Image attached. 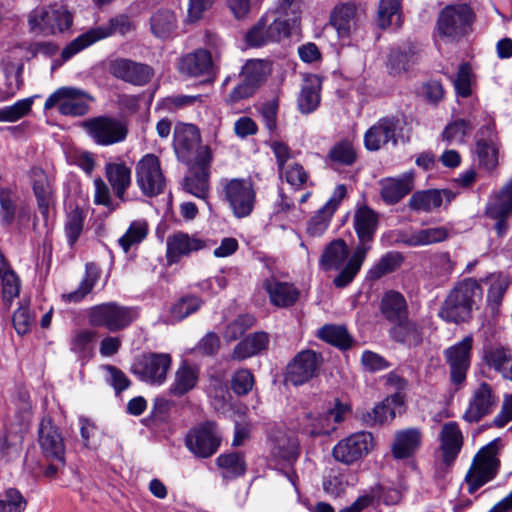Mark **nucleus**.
Here are the masks:
<instances>
[{
    "label": "nucleus",
    "instance_id": "1",
    "mask_svg": "<svg viewBox=\"0 0 512 512\" xmlns=\"http://www.w3.org/2000/svg\"><path fill=\"white\" fill-rule=\"evenodd\" d=\"M300 24L298 12L293 10V16L285 9L277 14L266 13L246 33V42L252 47H261L269 43H279L289 38Z\"/></svg>",
    "mask_w": 512,
    "mask_h": 512
},
{
    "label": "nucleus",
    "instance_id": "2",
    "mask_svg": "<svg viewBox=\"0 0 512 512\" xmlns=\"http://www.w3.org/2000/svg\"><path fill=\"white\" fill-rule=\"evenodd\" d=\"M482 288L473 278L457 282L444 300L439 316L449 323L467 322L472 316L473 307L482 298Z\"/></svg>",
    "mask_w": 512,
    "mask_h": 512
},
{
    "label": "nucleus",
    "instance_id": "3",
    "mask_svg": "<svg viewBox=\"0 0 512 512\" xmlns=\"http://www.w3.org/2000/svg\"><path fill=\"white\" fill-rule=\"evenodd\" d=\"M219 196L236 219L249 217L257 203V191L248 178H222Z\"/></svg>",
    "mask_w": 512,
    "mask_h": 512
},
{
    "label": "nucleus",
    "instance_id": "4",
    "mask_svg": "<svg viewBox=\"0 0 512 512\" xmlns=\"http://www.w3.org/2000/svg\"><path fill=\"white\" fill-rule=\"evenodd\" d=\"M475 13L466 3L445 6L436 23L437 35L446 42L456 43L472 32Z\"/></svg>",
    "mask_w": 512,
    "mask_h": 512
},
{
    "label": "nucleus",
    "instance_id": "5",
    "mask_svg": "<svg viewBox=\"0 0 512 512\" xmlns=\"http://www.w3.org/2000/svg\"><path fill=\"white\" fill-rule=\"evenodd\" d=\"M350 412L351 406L348 402L335 398L326 412L303 411L298 417V428L309 436L329 435L336 430L337 424L343 422Z\"/></svg>",
    "mask_w": 512,
    "mask_h": 512
},
{
    "label": "nucleus",
    "instance_id": "6",
    "mask_svg": "<svg viewBox=\"0 0 512 512\" xmlns=\"http://www.w3.org/2000/svg\"><path fill=\"white\" fill-rule=\"evenodd\" d=\"M131 29L132 25L130 20L128 17L123 15L110 19L109 23L106 25L91 28L73 39L63 48L61 52V60H56L52 68L54 69L55 67L60 66L63 62L68 61L79 52L102 39L116 33L126 35L131 31Z\"/></svg>",
    "mask_w": 512,
    "mask_h": 512
},
{
    "label": "nucleus",
    "instance_id": "7",
    "mask_svg": "<svg viewBox=\"0 0 512 512\" xmlns=\"http://www.w3.org/2000/svg\"><path fill=\"white\" fill-rule=\"evenodd\" d=\"M28 24L31 32L55 35L70 29L73 14L62 2H55L34 8L28 14Z\"/></svg>",
    "mask_w": 512,
    "mask_h": 512
},
{
    "label": "nucleus",
    "instance_id": "8",
    "mask_svg": "<svg viewBox=\"0 0 512 512\" xmlns=\"http://www.w3.org/2000/svg\"><path fill=\"white\" fill-rule=\"evenodd\" d=\"M353 253L350 255L349 247L342 239H336L329 243L324 249L320 266L325 271H337V276L333 279V284L337 288L348 286L358 274L364 261H361L355 271L351 268Z\"/></svg>",
    "mask_w": 512,
    "mask_h": 512
},
{
    "label": "nucleus",
    "instance_id": "9",
    "mask_svg": "<svg viewBox=\"0 0 512 512\" xmlns=\"http://www.w3.org/2000/svg\"><path fill=\"white\" fill-rule=\"evenodd\" d=\"M498 450V440L495 439L482 447L474 456L465 476L469 494L475 493L496 477L500 467V461L497 458Z\"/></svg>",
    "mask_w": 512,
    "mask_h": 512
},
{
    "label": "nucleus",
    "instance_id": "10",
    "mask_svg": "<svg viewBox=\"0 0 512 512\" xmlns=\"http://www.w3.org/2000/svg\"><path fill=\"white\" fill-rule=\"evenodd\" d=\"M138 317L133 307L117 302H106L91 307L88 322L93 327H104L110 332H118L130 326Z\"/></svg>",
    "mask_w": 512,
    "mask_h": 512
},
{
    "label": "nucleus",
    "instance_id": "11",
    "mask_svg": "<svg viewBox=\"0 0 512 512\" xmlns=\"http://www.w3.org/2000/svg\"><path fill=\"white\" fill-rule=\"evenodd\" d=\"M378 215L368 206L359 207L353 217V226L358 243L353 251L351 268L355 271L361 261H364L372 249L375 234L378 229Z\"/></svg>",
    "mask_w": 512,
    "mask_h": 512
},
{
    "label": "nucleus",
    "instance_id": "12",
    "mask_svg": "<svg viewBox=\"0 0 512 512\" xmlns=\"http://www.w3.org/2000/svg\"><path fill=\"white\" fill-rule=\"evenodd\" d=\"M375 444V438L371 432H354L335 444L332 449V456L335 461L351 466L369 455Z\"/></svg>",
    "mask_w": 512,
    "mask_h": 512
},
{
    "label": "nucleus",
    "instance_id": "13",
    "mask_svg": "<svg viewBox=\"0 0 512 512\" xmlns=\"http://www.w3.org/2000/svg\"><path fill=\"white\" fill-rule=\"evenodd\" d=\"M95 98L86 91L75 87H60L45 101L44 109L50 110L58 106V111L64 116L79 117L89 112V103Z\"/></svg>",
    "mask_w": 512,
    "mask_h": 512
},
{
    "label": "nucleus",
    "instance_id": "14",
    "mask_svg": "<svg viewBox=\"0 0 512 512\" xmlns=\"http://www.w3.org/2000/svg\"><path fill=\"white\" fill-rule=\"evenodd\" d=\"M172 364L168 353L147 352L135 358L131 372L139 380L150 385H162Z\"/></svg>",
    "mask_w": 512,
    "mask_h": 512
},
{
    "label": "nucleus",
    "instance_id": "15",
    "mask_svg": "<svg viewBox=\"0 0 512 512\" xmlns=\"http://www.w3.org/2000/svg\"><path fill=\"white\" fill-rule=\"evenodd\" d=\"M89 137L100 146H110L123 142L128 135V127L122 120L112 116H97L83 123Z\"/></svg>",
    "mask_w": 512,
    "mask_h": 512
},
{
    "label": "nucleus",
    "instance_id": "16",
    "mask_svg": "<svg viewBox=\"0 0 512 512\" xmlns=\"http://www.w3.org/2000/svg\"><path fill=\"white\" fill-rule=\"evenodd\" d=\"M221 441L217 424L214 421H205L189 430L185 445L195 457L205 459L218 451Z\"/></svg>",
    "mask_w": 512,
    "mask_h": 512
},
{
    "label": "nucleus",
    "instance_id": "17",
    "mask_svg": "<svg viewBox=\"0 0 512 512\" xmlns=\"http://www.w3.org/2000/svg\"><path fill=\"white\" fill-rule=\"evenodd\" d=\"M135 175L136 183L143 195L154 197L164 192L166 179L156 155H144L136 164Z\"/></svg>",
    "mask_w": 512,
    "mask_h": 512
},
{
    "label": "nucleus",
    "instance_id": "18",
    "mask_svg": "<svg viewBox=\"0 0 512 512\" xmlns=\"http://www.w3.org/2000/svg\"><path fill=\"white\" fill-rule=\"evenodd\" d=\"M321 363V354L311 349L302 350L287 364L285 381L294 386L303 385L317 375Z\"/></svg>",
    "mask_w": 512,
    "mask_h": 512
},
{
    "label": "nucleus",
    "instance_id": "19",
    "mask_svg": "<svg viewBox=\"0 0 512 512\" xmlns=\"http://www.w3.org/2000/svg\"><path fill=\"white\" fill-rule=\"evenodd\" d=\"M473 336L467 335L461 341L444 350V358L450 369V379L454 385H462L471 364Z\"/></svg>",
    "mask_w": 512,
    "mask_h": 512
},
{
    "label": "nucleus",
    "instance_id": "20",
    "mask_svg": "<svg viewBox=\"0 0 512 512\" xmlns=\"http://www.w3.org/2000/svg\"><path fill=\"white\" fill-rule=\"evenodd\" d=\"M398 116H385L373 124L364 134V146L368 151H378L384 145L398 144V134L402 130Z\"/></svg>",
    "mask_w": 512,
    "mask_h": 512
},
{
    "label": "nucleus",
    "instance_id": "21",
    "mask_svg": "<svg viewBox=\"0 0 512 512\" xmlns=\"http://www.w3.org/2000/svg\"><path fill=\"white\" fill-rule=\"evenodd\" d=\"M485 215L496 221L494 229L499 237L506 235L507 219L512 215V180L490 196Z\"/></svg>",
    "mask_w": 512,
    "mask_h": 512
},
{
    "label": "nucleus",
    "instance_id": "22",
    "mask_svg": "<svg viewBox=\"0 0 512 512\" xmlns=\"http://www.w3.org/2000/svg\"><path fill=\"white\" fill-rule=\"evenodd\" d=\"M108 70L115 78L134 86L146 85L154 75L149 65L126 58L110 61Z\"/></svg>",
    "mask_w": 512,
    "mask_h": 512
},
{
    "label": "nucleus",
    "instance_id": "23",
    "mask_svg": "<svg viewBox=\"0 0 512 512\" xmlns=\"http://www.w3.org/2000/svg\"><path fill=\"white\" fill-rule=\"evenodd\" d=\"M475 153L480 167L487 171H492L497 167L499 142L494 124H487L477 132Z\"/></svg>",
    "mask_w": 512,
    "mask_h": 512
},
{
    "label": "nucleus",
    "instance_id": "24",
    "mask_svg": "<svg viewBox=\"0 0 512 512\" xmlns=\"http://www.w3.org/2000/svg\"><path fill=\"white\" fill-rule=\"evenodd\" d=\"M38 443L47 460L63 463L65 457L64 439L50 418H43L38 428Z\"/></svg>",
    "mask_w": 512,
    "mask_h": 512
},
{
    "label": "nucleus",
    "instance_id": "25",
    "mask_svg": "<svg viewBox=\"0 0 512 512\" xmlns=\"http://www.w3.org/2000/svg\"><path fill=\"white\" fill-rule=\"evenodd\" d=\"M200 142V132L195 125L180 123L175 126L173 147L180 161L191 162L200 147Z\"/></svg>",
    "mask_w": 512,
    "mask_h": 512
},
{
    "label": "nucleus",
    "instance_id": "26",
    "mask_svg": "<svg viewBox=\"0 0 512 512\" xmlns=\"http://www.w3.org/2000/svg\"><path fill=\"white\" fill-rule=\"evenodd\" d=\"M497 398L492 387L482 382L473 392L468 408L463 414V419L468 423H477L485 416L492 413L496 406Z\"/></svg>",
    "mask_w": 512,
    "mask_h": 512
},
{
    "label": "nucleus",
    "instance_id": "27",
    "mask_svg": "<svg viewBox=\"0 0 512 512\" xmlns=\"http://www.w3.org/2000/svg\"><path fill=\"white\" fill-rule=\"evenodd\" d=\"M166 258L169 264L178 263L183 257H188L207 246V242L195 235L176 232L167 237Z\"/></svg>",
    "mask_w": 512,
    "mask_h": 512
},
{
    "label": "nucleus",
    "instance_id": "28",
    "mask_svg": "<svg viewBox=\"0 0 512 512\" xmlns=\"http://www.w3.org/2000/svg\"><path fill=\"white\" fill-rule=\"evenodd\" d=\"M380 196L388 205H394L407 196L415 186V172L406 171L397 177H387L380 181Z\"/></svg>",
    "mask_w": 512,
    "mask_h": 512
},
{
    "label": "nucleus",
    "instance_id": "29",
    "mask_svg": "<svg viewBox=\"0 0 512 512\" xmlns=\"http://www.w3.org/2000/svg\"><path fill=\"white\" fill-rule=\"evenodd\" d=\"M439 441L443 463L446 466L453 465L464 444V436L458 423L450 421L443 424L439 434Z\"/></svg>",
    "mask_w": 512,
    "mask_h": 512
},
{
    "label": "nucleus",
    "instance_id": "30",
    "mask_svg": "<svg viewBox=\"0 0 512 512\" xmlns=\"http://www.w3.org/2000/svg\"><path fill=\"white\" fill-rule=\"evenodd\" d=\"M454 194L448 189H427L414 192L409 201L408 207L416 213H431L442 206L443 201L450 203Z\"/></svg>",
    "mask_w": 512,
    "mask_h": 512
},
{
    "label": "nucleus",
    "instance_id": "31",
    "mask_svg": "<svg viewBox=\"0 0 512 512\" xmlns=\"http://www.w3.org/2000/svg\"><path fill=\"white\" fill-rule=\"evenodd\" d=\"M262 287L268 294L270 303L278 308L293 306L300 296V291L293 283L280 281L274 276L265 279Z\"/></svg>",
    "mask_w": 512,
    "mask_h": 512
},
{
    "label": "nucleus",
    "instance_id": "32",
    "mask_svg": "<svg viewBox=\"0 0 512 512\" xmlns=\"http://www.w3.org/2000/svg\"><path fill=\"white\" fill-rule=\"evenodd\" d=\"M418 46L410 41L390 50L387 60L389 74L400 75L410 70L418 60Z\"/></svg>",
    "mask_w": 512,
    "mask_h": 512
},
{
    "label": "nucleus",
    "instance_id": "33",
    "mask_svg": "<svg viewBox=\"0 0 512 512\" xmlns=\"http://www.w3.org/2000/svg\"><path fill=\"white\" fill-rule=\"evenodd\" d=\"M269 343L270 337L267 332L258 331L249 334L236 344L229 357L233 361H244L266 351Z\"/></svg>",
    "mask_w": 512,
    "mask_h": 512
},
{
    "label": "nucleus",
    "instance_id": "34",
    "mask_svg": "<svg viewBox=\"0 0 512 512\" xmlns=\"http://www.w3.org/2000/svg\"><path fill=\"white\" fill-rule=\"evenodd\" d=\"M390 338L407 347H417L423 341V328L408 316L393 323L389 330Z\"/></svg>",
    "mask_w": 512,
    "mask_h": 512
},
{
    "label": "nucleus",
    "instance_id": "35",
    "mask_svg": "<svg viewBox=\"0 0 512 512\" xmlns=\"http://www.w3.org/2000/svg\"><path fill=\"white\" fill-rule=\"evenodd\" d=\"M200 375L199 368L184 360L175 371L169 393L174 397H182L195 388Z\"/></svg>",
    "mask_w": 512,
    "mask_h": 512
},
{
    "label": "nucleus",
    "instance_id": "36",
    "mask_svg": "<svg viewBox=\"0 0 512 512\" xmlns=\"http://www.w3.org/2000/svg\"><path fill=\"white\" fill-rule=\"evenodd\" d=\"M32 189L37 199L40 213L47 217L53 200V190L46 172L40 167H32L29 172Z\"/></svg>",
    "mask_w": 512,
    "mask_h": 512
},
{
    "label": "nucleus",
    "instance_id": "37",
    "mask_svg": "<svg viewBox=\"0 0 512 512\" xmlns=\"http://www.w3.org/2000/svg\"><path fill=\"white\" fill-rule=\"evenodd\" d=\"M422 442L419 428H407L396 432L392 454L396 459H406L415 454Z\"/></svg>",
    "mask_w": 512,
    "mask_h": 512
},
{
    "label": "nucleus",
    "instance_id": "38",
    "mask_svg": "<svg viewBox=\"0 0 512 512\" xmlns=\"http://www.w3.org/2000/svg\"><path fill=\"white\" fill-rule=\"evenodd\" d=\"M105 176L116 197L125 200V194L131 186V168L125 162H109L105 165Z\"/></svg>",
    "mask_w": 512,
    "mask_h": 512
},
{
    "label": "nucleus",
    "instance_id": "39",
    "mask_svg": "<svg viewBox=\"0 0 512 512\" xmlns=\"http://www.w3.org/2000/svg\"><path fill=\"white\" fill-rule=\"evenodd\" d=\"M321 82L317 76L304 79L297 99V106L302 114L314 112L320 104Z\"/></svg>",
    "mask_w": 512,
    "mask_h": 512
},
{
    "label": "nucleus",
    "instance_id": "40",
    "mask_svg": "<svg viewBox=\"0 0 512 512\" xmlns=\"http://www.w3.org/2000/svg\"><path fill=\"white\" fill-rule=\"evenodd\" d=\"M380 312L387 321L395 323L408 316L407 301L400 292L390 290L382 296Z\"/></svg>",
    "mask_w": 512,
    "mask_h": 512
},
{
    "label": "nucleus",
    "instance_id": "41",
    "mask_svg": "<svg viewBox=\"0 0 512 512\" xmlns=\"http://www.w3.org/2000/svg\"><path fill=\"white\" fill-rule=\"evenodd\" d=\"M449 232L445 227L420 229L402 235V242L410 247L425 246L445 241Z\"/></svg>",
    "mask_w": 512,
    "mask_h": 512
},
{
    "label": "nucleus",
    "instance_id": "42",
    "mask_svg": "<svg viewBox=\"0 0 512 512\" xmlns=\"http://www.w3.org/2000/svg\"><path fill=\"white\" fill-rule=\"evenodd\" d=\"M212 69L210 53L204 49H198L184 56L180 62V70L190 76L208 74Z\"/></svg>",
    "mask_w": 512,
    "mask_h": 512
},
{
    "label": "nucleus",
    "instance_id": "43",
    "mask_svg": "<svg viewBox=\"0 0 512 512\" xmlns=\"http://www.w3.org/2000/svg\"><path fill=\"white\" fill-rule=\"evenodd\" d=\"M152 34L159 39H168L177 29V17L172 10L159 9L150 18Z\"/></svg>",
    "mask_w": 512,
    "mask_h": 512
},
{
    "label": "nucleus",
    "instance_id": "44",
    "mask_svg": "<svg viewBox=\"0 0 512 512\" xmlns=\"http://www.w3.org/2000/svg\"><path fill=\"white\" fill-rule=\"evenodd\" d=\"M96 331L80 329L75 331L70 339V350L82 360H89L93 356Z\"/></svg>",
    "mask_w": 512,
    "mask_h": 512
},
{
    "label": "nucleus",
    "instance_id": "45",
    "mask_svg": "<svg viewBox=\"0 0 512 512\" xmlns=\"http://www.w3.org/2000/svg\"><path fill=\"white\" fill-rule=\"evenodd\" d=\"M400 9L399 0H380L377 11V25L381 29L399 28L402 22Z\"/></svg>",
    "mask_w": 512,
    "mask_h": 512
},
{
    "label": "nucleus",
    "instance_id": "46",
    "mask_svg": "<svg viewBox=\"0 0 512 512\" xmlns=\"http://www.w3.org/2000/svg\"><path fill=\"white\" fill-rule=\"evenodd\" d=\"M100 278V270L94 263H87L85 266V274L80 282L78 288L63 297L68 302H80L86 295H88Z\"/></svg>",
    "mask_w": 512,
    "mask_h": 512
},
{
    "label": "nucleus",
    "instance_id": "47",
    "mask_svg": "<svg viewBox=\"0 0 512 512\" xmlns=\"http://www.w3.org/2000/svg\"><path fill=\"white\" fill-rule=\"evenodd\" d=\"M356 7L353 4H343L336 7L331 16V24L340 37L349 36L355 26Z\"/></svg>",
    "mask_w": 512,
    "mask_h": 512
},
{
    "label": "nucleus",
    "instance_id": "48",
    "mask_svg": "<svg viewBox=\"0 0 512 512\" xmlns=\"http://www.w3.org/2000/svg\"><path fill=\"white\" fill-rule=\"evenodd\" d=\"M317 336L341 350L349 349L352 344V337L341 325H324L319 329Z\"/></svg>",
    "mask_w": 512,
    "mask_h": 512
},
{
    "label": "nucleus",
    "instance_id": "49",
    "mask_svg": "<svg viewBox=\"0 0 512 512\" xmlns=\"http://www.w3.org/2000/svg\"><path fill=\"white\" fill-rule=\"evenodd\" d=\"M454 267L455 263L447 252L437 253L431 257L429 274L437 284H443L449 280Z\"/></svg>",
    "mask_w": 512,
    "mask_h": 512
},
{
    "label": "nucleus",
    "instance_id": "50",
    "mask_svg": "<svg viewBox=\"0 0 512 512\" xmlns=\"http://www.w3.org/2000/svg\"><path fill=\"white\" fill-rule=\"evenodd\" d=\"M209 176L207 169L193 172L190 176L185 177L184 190L199 199L206 200L210 190Z\"/></svg>",
    "mask_w": 512,
    "mask_h": 512
},
{
    "label": "nucleus",
    "instance_id": "51",
    "mask_svg": "<svg viewBox=\"0 0 512 512\" xmlns=\"http://www.w3.org/2000/svg\"><path fill=\"white\" fill-rule=\"evenodd\" d=\"M85 215L81 208L75 207L66 215L64 231L67 237V242L70 247H73L78 241L84 227Z\"/></svg>",
    "mask_w": 512,
    "mask_h": 512
},
{
    "label": "nucleus",
    "instance_id": "52",
    "mask_svg": "<svg viewBox=\"0 0 512 512\" xmlns=\"http://www.w3.org/2000/svg\"><path fill=\"white\" fill-rule=\"evenodd\" d=\"M256 323V318L252 314H241L229 322L223 332V338L226 342H233L242 337L245 332L251 329Z\"/></svg>",
    "mask_w": 512,
    "mask_h": 512
},
{
    "label": "nucleus",
    "instance_id": "53",
    "mask_svg": "<svg viewBox=\"0 0 512 512\" xmlns=\"http://www.w3.org/2000/svg\"><path fill=\"white\" fill-rule=\"evenodd\" d=\"M202 305V300L196 296L180 298L170 309V321L179 322L195 313Z\"/></svg>",
    "mask_w": 512,
    "mask_h": 512
},
{
    "label": "nucleus",
    "instance_id": "54",
    "mask_svg": "<svg viewBox=\"0 0 512 512\" xmlns=\"http://www.w3.org/2000/svg\"><path fill=\"white\" fill-rule=\"evenodd\" d=\"M242 77L257 89L266 79L268 66L262 60H249L242 68Z\"/></svg>",
    "mask_w": 512,
    "mask_h": 512
},
{
    "label": "nucleus",
    "instance_id": "55",
    "mask_svg": "<svg viewBox=\"0 0 512 512\" xmlns=\"http://www.w3.org/2000/svg\"><path fill=\"white\" fill-rule=\"evenodd\" d=\"M328 157L334 163L350 166L356 161L357 153L350 141L342 140L332 146Z\"/></svg>",
    "mask_w": 512,
    "mask_h": 512
},
{
    "label": "nucleus",
    "instance_id": "56",
    "mask_svg": "<svg viewBox=\"0 0 512 512\" xmlns=\"http://www.w3.org/2000/svg\"><path fill=\"white\" fill-rule=\"evenodd\" d=\"M474 129V125L465 119H458L448 124L442 135L443 138L450 143L463 144L467 136L471 134Z\"/></svg>",
    "mask_w": 512,
    "mask_h": 512
},
{
    "label": "nucleus",
    "instance_id": "57",
    "mask_svg": "<svg viewBox=\"0 0 512 512\" xmlns=\"http://www.w3.org/2000/svg\"><path fill=\"white\" fill-rule=\"evenodd\" d=\"M216 463L221 469L225 470V476L229 477L241 476L246 470L243 456L236 452L219 455Z\"/></svg>",
    "mask_w": 512,
    "mask_h": 512
},
{
    "label": "nucleus",
    "instance_id": "58",
    "mask_svg": "<svg viewBox=\"0 0 512 512\" xmlns=\"http://www.w3.org/2000/svg\"><path fill=\"white\" fill-rule=\"evenodd\" d=\"M271 453L274 458L292 464L299 456L298 444L295 440L282 437L274 442Z\"/></svg>",
    "mask_w": 512,
    "mask_h": 512
},
{
    "label": "nucleus",
    "instance_id": "59",
    "mask_svg": "<svg viewBox=\"0 0 512 512\" xmlns=\"http://www.w3.org/2000/svg\"><path fill=\"white\" fill-rule=\"evenodd\" d=\"M148 226L145 221H133L126 233L118 240L119 245L128 252L131 246L139 244L147 236Z\"/></svg>",
    "mask_w": 512,
    "mask_h": 512
},
{
    "label": "nucleus",
    "instance_id": "60",
    "mask_svg": "<svg viewBox=\"0 0 512 512\" xmlns=\"http://www.w3.org/2000/svg\"><path fill=\"white\" fill-rule=\"evenodd\" d=\"M33 98L18 100L13 105L0 107V122H15L27 115L32 107Z\"/></svg>",
    "mask_w": 512,
    "mask_h": 512
},
{
    "label": "nucleus",
    "instance_id": "61",
    "mask_svg": "<svg viewBox=\"0 0 512 512\" xmlns=\"http://www.w3.org/2000/svg\"><path fill=\"white\" fill-rule=\"evenodd\" d=\"M27 500L16 488H8L0 499V512H24Z\"/></svg>",
    "mask_w": 512,
    "mask_h": 512
},
{
    "label": "nucleus",
    "instance_id": "62",
    "mask_svg": "<svg viewBox=\"0 0 512 512\" xmlns=\"http://www.w3.org/2000/svg\"><path fill=\"white\" fill-rule=\"evenodd\" d=\"M402 257L398 253L389 252L384 255L370 270L371 279H379L382 276L393 272L401 264Z\"/></svg>",
    "mask_w": 512,
    "mask_h": 512
},
{
    "label": "nucleus",
    "instance_id": "63",
    "mask_svg": "<svg viewBox=\"0 0 512 512\" xmlns=\"http://www.w3.org/2000/svg\"><path fill=\"white\" fill-rule=\"evenodd\" d=\"M280 178L291 186L299 189L302 188L308 181L309 176L304 167L296 162L289 163L282 171H278Z\"/></svg>",
    "mask_w": 512,
    "mask_h": 512
},
{
    "label": "nucleus",
    "instance_id": "64",
    "mask_svg": "<svg viewBox=\"0 0 512 512\" xmlns=\"http://www.w3.org/2000/svg\"><path fill=\"white\" fill-rule=\"evenodd\" d=\"M396 416V411L393 407H390L385 401L377 404L372 411L363 414L362 420L368 425L372 426L375 424L386 423Z\"/></svg>",
    "mask_w": 512,
    "mask_h": 512
}]
</instances>
